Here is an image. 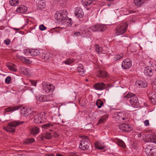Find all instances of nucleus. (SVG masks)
<instances>
[{"label":"nucleus","mask_w":156,"mask_h":156,"mask_svg":"<svg viewBox=\"0 0 156 156\" xmlns=\"http://www.w3.org/2000/svg\"><path fill=\"white\" fill-rule=\"evenodd\" d=\"M39 29L41 30H44L46 29V27H45L43 25H41L39 26Z\"/></svg>","instance_id":"48"},{"label":"nucleus","mask_w":156,"mask_h":156,"mask_svg":"<svg viewBox=\"0 0 156 156\" xmlns=\"http://www.w3.org/2000/svg\"><path fill=\"white\" fill-rule=\"evenodd\" d=\"M95 146L96 148L99 150H102L105 148V146L101 145L98 142L95 143Z\"/></svg>","instance_id":"34"},{"label":"nucleus","mask_w":156,"mask_h":156,"mask_svg":"<svg viewBox=\"0 0 156 156\" xmlns=\"http://www.w3.org/2000/svg\"><path fill=\"white\" fill-rule=\"evenodd\" d=\"M118 109V119L120 121L125 120V113L124 112H119Z\"/></svg>","instance_id":"22"},{"label":"nucleus","mask_w":156,"mask_h":156,"mask_svg":"<svg viewBox=\"0 0 156 156\" xmlns=\"http://www.w3.org/2000/svg\"><path fill=\"white\" fill-rule=\"evenodd\" d=\"M108 117V116L107 115H105L102 116L99 119L98 123L99 124L101 123L105 122Z\"/></svg>","instance_id":"26"},{"label":"nucleus","mask_w":156,"mask_h":156,"mask_svg":"<svg viewBox=\"0 0 156 156\" xmlns=\"http://www.w3.org/2000/svg\"><path fill=\"white\" fill-rule=\"evenodd\" d=\"M17 156H25V154H19Z\"/></svg>","instance_id":"58"},{"label":"nucleus","mask_w":156,"mask_h":156,"mask_svg":"<svg viewBox=\"0 0 156 156\" xmlns=\"http://www.w3.org/2000/svg\"><path fill=\"white\" fill-rule=\"evenodd\" d=\"M21 107L17 106L12 107H9L5 109V112H13L15 110L19 109Z\"/></svg>","instance_id":"23"},{"label":"nucleus","mask_w":156,"mask_h":156,"mask_svg":"<svg viewBox=\"0 0 156 156\" xmlns=\"http://www.w3.org/2000/svg\"><path fill=\"white\" fill-rule=\"evenodd\" d=\"M40 52L37 49L31 50V56H35L39 55Z\"/></svg>","instance_id":"32"},{"label":"nucleus","mask_w":156,"mask_h":156,"mask_svg":"<svg viewBox=\"0 0 156 156\" xmlns=\"http://www.w3.org/2000/svg\"><path fill=\"white\" fill-rule=\"evenodd\" d=\"M20 59L25 63L30 64L32 62V61L30 60L26 59L25 57H20Z\"/></svg>","instance_id":"31"},{"label":"nucleus","mask_w":156,"mask_h":156,"mask_svg":"<svg viewBox=\"0 0 156 156\" xmlns=\"http://www.w3.org/2000/svg\"><path fill=\"white\" fill-rule=\"evenodd\" d=\"M41 139L40 140H44V136H42L40 137Z\"/></svg>","instance_id":"57"},{"label":"nucleus","mask_w":156,"mask_h":156,"mask_svg":"<svg viewBox=\"0 0 156 156\" xmlns=\"http://www.w3.org/2000/svg\"><path fill=\"white\" fill-rule=\"evenodd\" d=\"M20 70L23 73L26 75L27 76L30 74V70L29 69L22 67L20 68Z\"/></svg>","instance_id":"25"},{"label":"nucleus","mask_w":156,"mask_h":156,"mask_svg":"<svg viewBox=\"0 0 156 156\" xmlns=\"http://www.w3.org/2000/svg\"><path fill=\"white\" fill-rule=\"evenodd\" d=\"M119 128L121 130L125 132L130 131L132 129V126L129 124L122 123L119 125Z\"/></svg>","instance_id":"9"},{"label":"nucleus","mask_w":156,"mask_h":156,"mask_svg":"<svg viewBox=\"0 0 156 156\" xmlns=\"http://www.w3.org/2000/svg\"><path fill=\"white\" fill-rule=\"evenodd\" d=\"M135 84L136 86L139 87L145 88L147 87L148 85L147 82H144L142 80H137Z\"/></svg>","instance_id":"17"},{"label":"nucleus","mask_w":156,"mask_h":156,"mask_svg":"<svg viewBox=\"0 0 156 156\" xmlns=\"http://www.w3.org/2000/svg\"><path fill=\"white\" fill-rule=\"evenodd\" d=\"M8 68L11 71L13 72H16L17 71L16 67L15 65L11 64L7 65Z\"/></svg>","instance_id":"30"},{"label":"nucleus","mask_w":156,"mask_h":156,"mask_svg":"<svg viewBox=\"0 0 156 156\" xmlns=\"http://www.w3.org/2000/svg\"><path fill=\"white\" fill-rule=\"evenodd\" d=\"M38 7L40 9H42L45 7L44 0H37V1Z\"/></svg>","instance_id":"19"},{"label":"nucleus","mask_w":156,"mask_h":156,"mask_svg":"<svg viewBox=\"0 0 156 156\" xmlns=\"http://www.w3.org/2000/svg\"><path fill=\"white\" fill-rule=\"evenodd\" d=\"M127 26L126 23H122L119 24V28H118V35L124 34L126 32Z\"/></svg>","instance_id":"8"},{"label":"nucleus","mask_w":156,"mask_h":156,"mask_svg":"<svg viewBox=\"0 0 156 156\" xmlns=\"http://www.w3.org/2000/svg\"><path fill=\"white\" fill-rule=\"evenodd\" d=\"M27 7L23 5H19L16 10L17 12L19 13H24L27 11Z\"/></svg>","instance_id":"18"},{"label":"nucleus","mask_w":156,"mask_h":156,"mask_svg":"<svg viewBox=\"0 0 156 156\" xmlns=\"http://www.w3.org/2000/svg\"><path fill=\"white\" fill-rule=\"evenodd\" d=\"M30 82L32 85L34 86H36L37 84V82L36 81L33 80H31Z\"/></svg>","instance_id":"51"},{"label":"nucleus","mask_w":156,"mask_h":156,"mask_svg":"<svg viewBox=\"0 0 156 156\" xmlns=\"http://www.w3.org/2000/svg\"><path fill=\"white\" fill-rule=\"evenodd\" d=\"M148 96L149 99H154L156 98V93L155 92H150Z\"/></svg>","instance_id":"38"},{"label":"nucleus","mask_w":156,"mask_h":156,"mask_svg":"<svg viewBox=\"0 0 156 156\" xmlns=\"http://www.w3.org/2000/svg\"><path fill=\"white\" fill-rule=\"evenodd\" d=\"M98 76L100 78H106L109 76V75L106 72L101 70H99L97 72Z\"/></svg>","instance_id":"15"},{"label":"nucleus","mask_w":156,"mask_h":156,"mask_svg":"<svg viewBox=\"0 0 156 156\" xmlns=\"http://www.w3.org/2000/svg\"><path fill=\"white\" fill-rule=\"evenodd\" d=\"M71 20L70 18H69L68 20L66 18V19H65L62 21H60V22H59L58 23L66 27L67 26H70L71 24L70 22H68V21H70Z\"/></svg>","instance_id":"20"},{"label":"nucleus","mask_w":156,"mask_h":156,"mask_svg":"<svg viewBox=\"0 0 156 156\" xmlns=\"http://www.w3.org/2000/svg\"><path fill=\"white\" fill-rule=\"evenodd\" d=\"M95 48L96 51L98 53L102 52V50L101 47H100L98 45L96 44L95 45Z\"/></svg>","instance_id":"43"},{"label":"nucleus","mask_w":156,"mask_h":156,"mask_svg":"<svg viewBox=\"0 0 156 156\" xmlns=\"http://www.w3.org/2000/svg\"><path fill=\"white\" fill-rule=\"evenodd\" d=\"M145 141L156 143V136L151 134H147L145 136Z\"/></svg>","instance_id":"13"},{"label":"nucleus","mask_w":156,"mask_h":156,"mask_svg":"<svg viewBox=\"0 0 156 156\" xmlns=\"http://www.w3.org/2000/svg\"><path fill=\"white\" fill-rule=\"evenodd\" d=\"M141 136V134L140 133L139 134V135H138V136Z\"/></svg>","instance_id":"61"},{"label":"nucleus","mask_w":156,"mask_h":156,"mask_svg":"<svg viewBox=\"0 0 156 156\" xmlns=\"http://www.w3.org/2000/svg\"><path fill=\"white\" fill-rule=\"evenodd\" d=\"M23 122V121L20 122L18 121L11 122L8 124V125L7 127H4V129L8 132L14 133L15 131V128L22 124Z\"/></svg>","instance_id":"1"},{"label":"nucleus","mask_w":156,"mask_h":156,"mask_svg":"<svg viewBox=\"0 0 156 156\" xmlns=\"http://www.w3.org/2000/svg\"><path fill=\"white\" fill-rule=\"evenodd\" d=\"M73 62V59L71 58H70L66 61H64V63L66 64L69 65L70 64Z\"/></svg>","instance_id":"45"},{"label":"nucleus","mask_w":156,"mask_h":156,"mask_svg":"<svg viewBox=\"0 0 156 156\" xmlns=\"http://www.w3.org/2000/svg\"><path fill=\"white\" fill-rule=\"evenodd\" d=\"M96 0H83V2L84 5L87 6Z\"/></svg>","instance_id":"35"},{"label":"nucleus","mask_w":156,"mask_h":156,"mask_svg":"<svg viewBox=\"0 0 156 156\" xmlns=\"http://www.w3.org/2000/svg\"><path fill=\"white\" fill-rule=\"evenodd\" d=\"M12 29L15 30H19V29H17V28H12Z\"/></svg>","instance_id":"60"},{"label":"nucleus","mask_w":156,"mask_h":156,"mask_svg":"<svg viewBox=\"0 0 156 156\" xmlns=\"http://www.w3.org/2000/svg\"><path fill=\"white\" fill-rule=\"evenodd\" d=\"M35 140L33 138H30L27 139L24 141V143L25 144H30L33 143L34 142Z\"/></svg>","instance_id":"36"},{"label":"nucleus","mask_w":156,"mask_h":156,"mask_svg":"<svg viewBox=\"0 0 156 156\" xmlns=\"http://www.w3.org/2000/svg\"><path fill=\"white\" fill-rule=\"evenodd\" d=\"M67 13L66 11L63 10L55 13L54 17L57 21H58V23L60 22V21L66 18L67 17L66 16Z\"/></svg>","instance_id":"4"},{"label":"nucleus","mask_w":156,"mask_h":156,"mask_svg":"<svg viewBox=\"0 0 156 156\" xmlns=\"http://www.w3.org/2000/svg\"><path fill=\"white\" fill-rule=\"evenodd\" d=\"M144 1L145 0H134L135 5L138 7H140L144 3Z\"/></svg>","instance_id":"27"},{"label":"nucleus","mask_w":156,"mask_h":156,"mask_svg":"<svg viewBox=\"0 0 156 156\" xmlns=\"http://www.w3.org/2000/svg\"><path fill=\"white\" fill-rule=\"evenodd\" d=\"M153 147L152 145L146 144L145 146L144 151L147 155L150 156V152Z\"/></svg>","instance_id":"21"},{"label":"nucleus","mask_w":156,"mask_h":156,"mask_svg":"<svg viewBox=\"0 0 156 156\" xmlns=\"http://www.w3.org/2000/svg\"><path fill=\"white\" fill-rule=\"evenodd\" d=\"M9 3L12 6H16L19 4V0H11L9 1Z\"/></svg>","instance_id":"39"},{"label":"nucleus","mask_w":156,"mask_h":156,"mask_svg":"<svg viewBox=\"0 0 156 156\" xmlns=\"http://www.w3.org/2000/svg\"><path fill=\"white\" fill-rule=\"evenodd\" d=\"M80 33L79 32H75L74 33V35L76 36V37L78 35H80Z\"/></svg>","instance_id":"56"},{"label":"nucleus","mask_w":156,"mask_h":156,"mask_svg":"<svg viewBox=\"0 0 156 156\" xmlns=\"http://www.w3.org/2000/svg\"><path fill=\"white\" fill-rule=\"evenodd\" d=\"M118 145L122 148L126 147V145L124 142L122 140L118 139Z\"/></svg>","instance_id":"37"},{"label":"nucleus","mask_w":156,"mask_h":156,"mask_svg":"<svg viewBox=\"0 0 156 156\" xmlns=\"http://www.w3.org/2000/svg\"><path fill=\"white\" fill-rule=\"evenodd\" d=\"M152 88L153 90H156V78L152 83Z\"/></svg>","instance_id":"44"},{"label":"nucleus","mask_w":156,"mask_h":156,"mask_svg":"<svg viewBox=\"0 0 156 156\" xmlns=\"http://www.w3.org/2000/svg\"><path fill=\"white\" fill-rule=\"evenodd\" d=\"M21 114L24 116H27L29 115L28 110L23 107L20 109Z\"/></svg>","instance_id":"28"},{"label":"nucleus","mask_w":156,"mask_h":156,"mask_svg":"<svg viewBox=\"0 0 156 156\" xmlns=\"http://www.w3.org/2000/svg\"><path fill=\"white\" fill-rule=\"evenodd\" d=\"M42 87L46 93L53 92L55 89V87L51 84L45 82L43 83Z\"/></svg>","instance_id":"7"},{"label":"nucleus","mask_w":156,"mask_h":156,"mask_svg":"<svg viewBox=\"0 0 156 156\" xmlns=\"http://www.w3.org/2000/svg\"><path fill=\"white\" fill-rule=\"evenodd\" d=\"M154 70H155V71H156V69H155Z\"/></svg>","instance_id":"64"},{"label":"nucleus","mask_w":156,"mask_h":156,"mask_svg":"<svg viewBox=\"0 0 156 156\" xmlns=\"http://www.w3.org/2000/svg\"><path fill=\"white\" fill-rule=\"evenodd\" d=\"M59 135L56 132H54L53 133V136L55 137H57Z\"/></svg>","instance_id":"55"},{"label":"nucleus","mask_w":156,"mask_h":156,"mask_svg":"<svg viewBox=\"0 0 156 156\" xmlns=\"http://www.w3.org/2000/svg\"><path fill=\"white\" fill-rule=\"evenodd\" d=\"M39 132V129L37 127H33L31 129V133L34 135L37 134Z\"/></svg>","instance_id":"33"},{"label":"nucleus","mask_w":156,"mask_h":156,"mask_svg":"<svg viewBox=\"0 0 156 156\" xmlns=\"http://www.w3.org/2000/svg\"><path fill=\"white\" fill-rule=\"evenodd\" d=\"M153 66L151 67L147 66L145 67L144 71V74L147 76H151L153 74V72L154 71V70L153 69Z\"/></svg>","instance_id":"12"},{"label":"nucleus","mask_w":156,"mask_h":156,"mask_svg":"<svg viewBox=\"0 0 156 156\" xmlns=\"http://www.w3.org/2000/svg\"><path fill=\"white\" fill-rule=\"evenodd\" d=\"M50 57V53L47 52L44 53L42 55V58L45 61L48 60Z\"/></svg>","instance_id":"29"},{"label":"nucleus","mask_w":156,"mask_h":156,"mask_svg":"<svg viewBox=\"0 0 156 156\" xmlns=\"http://www.w3.org/2000/svg\"><path fill=\"white\" fill-rule=\"evenodd\" d=\"M75 13L76 17L79 18H82L83 15V12L82 9L79 7L76 9Z\"/></svg>","instance_id":"14"},{"label":"nucleus","mask_w":156,"mask_h":156,"mask_svg":"<svg viewBox=\"0 0 156 156\" xmlns=\"http://www.w3.org/2000/svg\"><path fill=\"white\" fill-rule=\"evenodd\" d=\"M11 80V78L10 76L7 77L5 79V82L7 83H9Z\"/></svg>","instance_id":"47"},{"label":"nucleus","mask_w":156,"mask_h":156,"mask_svg":"<svg viewBox=\"0 0 156 156\" xmlns=\"http://www.w3.org/2000/svg\"><path fill=\"white\" fill-rule=\"evenodd\" d=\"M152 103L154 105L156 104V98L154 99H149Z\"/></svg>","instance_id":"50"},{"label":"nucleus","mask_w":156,"mask_h":156,"mask_svg":"<svg viewBox=\"0 0 156 156\" xmlns=\"http://www.w3.org/2000/svg\"><path fill=\"white\" fill-rule=\"evenodd\" d=\"M125 98H130L129 100L130 103L133 106H138L139 105V102L137 97L135 96V95L131 93H128L125 96Z\"/></svg>","instance_id":"2"},{"label":"nucleus","mask_w":156,"mask_h":156,"mask_svg":"<svg viewBox=\"0 0 156 156\" xmlns=\"http://www.w3.org/2000/svg\"><path fill=\"white\" fill-rule=\"evenodd\" d=\"M144 125L146 126H148L149 125V122L148 120H146L144 122Z\"/></svg>","instance_id":"53"},{"label":"nucleus","mask_w":156,"mask_h":156,"mask_svg":"<svg viewBox=\"0 0 156 156\" xmlns=\"http://www.w3.org/2000/svg\"><path fill=\"white\" fill-rule=\"evenodd\" d=\"M132 66V62L129 59H126L122 62V67L124 69L130 68Z\"/></svg>","instance_id":"10"},{"label":"nucleus","mask_w":156,"mask_h":156,"mask_svg":"<svg viewBox=\"0 0 156 156\" xmlns=\"http://www.w3.org/2000/svg\"><path fill=\"white\" fill-rule=\"evenodd\" d=\"M77 70L80 75H83L86 71L84 67L82 64H80L77 68Z\"/></svg>","instance_id":"24"},{"label":"nucleus","mask_w":156,"mask_h":156,"mask_svg":"<svg viewBox=\"0 0 156 156\" xmlns=\"http://www.w3.org/2000/svg\"><path fill=\"white\" fill-rule=\"evenodd\" d=\"M106 29L107 27L105 25L102 24H96L89 27L88 31H90V30H91L93 32L98 31L103 32Z\"/></svg>","instance_id":"3"},{"label":"nucleus","mask_w":156,"mask_h":156,"mask_svg":"<svg viewBox=\"0 0 156 156\" xmlns=\"http://www.w3.org/2000/svg\"><path fill=\"white\" fill-rule=\"evenodd\" d=\"M37 100L41 102L52 101L53 100V95L52 94L48 95H41L37 98Z\"/></svg>","instance_id":"6"},{"label":"nucleus","mask_w":156,"mask_h":156,"mask_svg":"<svg viewBox=\"0 0 156 156\" xmlns=\"http://www.w3.org/2000/svg\"><path fill=\"white\" fill-rule=\"evenodd\" d=\"M23 53L26 55L31 56V50L26 49L23 50Z\"/></svg>","instance_id":"42"},{"label":"nucleus","mask_w":156,"mask_h":156,"mask_svg":"<svg viewBox=\"0 0 156 156\" xmlns=\"http://www.w3.org/2000/svg\"><path fill=\"white\" fill-rule=\"evenodd\" d=\"M124 55L123 53H121L119 54V55H118V58H119V59H120L122 58Z\"/></svg>","instance_id":"54"},{"label":"nucleus","mask_w":156,"mask_h":156,"mask_svg":"<svg viewBox=\"0 0 156 156\" xmlns=\"http://www.w3.org/2000/svg\"><path fill=\"white\" fill-rule=\"evenodd\" d=\"M94 87L96 90H102L105 88V85L103 83H98L94 84Z\"/></svg>","instance_id":"16"},{"label":"nucleus","mask_w":156,"mask_h":156,"mask_svg":"<svg viewBox=\"0 0 156 156\" xmlns=\"http://www.w3.org/2000/svg\"><path fill=\"white\" fill-rule=\"evenodd\" d=\"M4 42L6 45H8L10 44V41L9 39H7L4 41Z\"/></svg>","instance_id":"52"},{"label":"nucleus","mask_w":156,"mask_h":156,"mask_svg":"<svg viewBox=\"0 0 156 156\" xmlns=\"http://www.w3.org/2000/svg\"><path fill=\"white\" fill-rule=\"evenodd\" d=\"M51 126H52V125L50 123H48L47 124H44L42 125V128H46L48 127Z\"/></svg>","instance_id":"49"},{"label":"nucleus","mask_w":156,"mask_h":156,"mask_svg":"<svg viewBox=\"0 0 156 156\" xmlns=\"http://www.w3.org/2000/svg\"><path fill=\"white\" fill-rule=\"evenodd\" d=\"M88 80L87 79H86L85 80V81H87Z\"/></svg>","instance_id":"62"},{"label":"nucleus","mask_w":156,"mask_h":156,"mask_svg":"<svg viewBox=\"0 0 156 156\" xmlns=\"http://www.w3.org/2000/svg\"><path fill=\"white\" fill-rule=\"evenodd\" d=\"M30 115L34 117V121L35 123H41L42 122L43 115L40 113H37L35 111H33L30 113Z\"/></svg>","instance_id":"5"},{"label":"nucleus","mask_w":156,"mask_h":156,"mask_svg":"<svg viewBox=\"0 0 156 156\" xmlns=\"http://www.w3.org/2000/svg\"><path fill=\"white\" fill-rule=\"evenodd\" d=\"M56 156H63V155H62V154H56Z\"/></svg>","instance_id":"59"},{"label":"nucleus","mask_w":156,"mask_h":156,"mask_svg":"<svg viewBox=\"0 0 156 156\" xmlns=\"http://www.w3.org/2000/svg\"><path fill=\"white\" fill-rule=\"evenodd\" d=\"M148 156H156V148L153 147L150 152V154Z\"/></svg>","instance_id":"41"},{"label":"nucleus","mask_w":156,"mask_h":156,"mask_svg":"<svg viewBox=\"0 0 156 156\" xmlns=\"http://www.w3.org/2000/svg\"><path fill=\"white\" fill-rule=\"evenodd\" d=\"M79 147L82 150H85L87 149L89 147V143L85 140H82L80 141Z\"/></svg>","instance_id":"11"},{"label":"nucleus","mask_w":156,"mask_h":156,"mask_svg":"<svg viewBox=\"0 0 156 156\" xmlns=\"http://www.w3.org/2000/svg\"><path fill=\"white\" fill-rule=\"evenodd\" d=\"M96 105L98 108H100L103 105V102L100 99H99L97 101Z\"/></svg>","instance_id":"40"},{"label":"nucleus","mask_w":156,"mask_h":156,"mask_svg":"<svg viewBox=\"0 0 156 156\" xmlns=\"http://www.w3.org/2000/svg\"><path fill=\"white\" fill-rule=\"evenodd\" d=\"M75 156V155H71V156Z\"/></svg>","instance_id":"63"},{"label":"nucleus","mask_w":156,"mask_h":156,"mask_svg":"<svg viewBox=\"0 0 156 156\" xmlns=\"http://www.w3.org/2000/svg\"><path fill=\"white\" fill-rule=\"evenodd\" d=\"M44 138L47 139H50L51 138V133L49 132H46L44 135Z\"/></svg>","instance_id":"46"}]
</instances>
